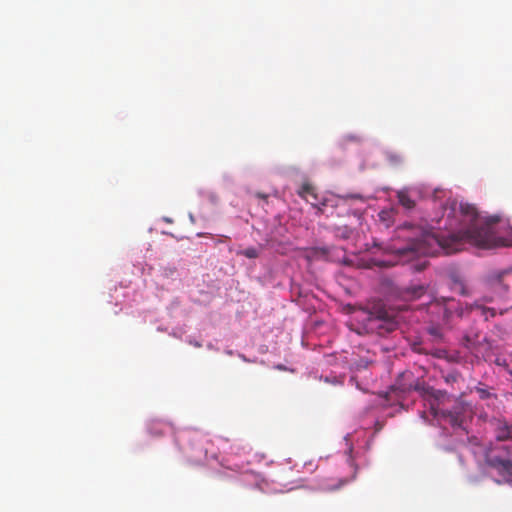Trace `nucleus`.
Masks as SVG:
<instances>
[{
	"instance_id": "obj_1",
	"label": "nucleus",
	"mask_w": 512,
	"mask_h": 512,
	"mask_svg": "<svg viewBox=\"0 0 512 512\" xmlns=\"http://www.w3.org/2000/svg\"><path fill=\"white\" fill-rule=\"evenodd\" d=\"M466 232L454 233L447 229L431 226L420 238L413 239L405 246L398 248L401 255H450L463 250L466 243L482 249L512 246V238L499 236L493 226H470Z\"/></svg>"
},
{
	"instance_id": "obj_2",
	"label": "nucleus",
	"mask_w": 512,
	"mask_h": 512,
	"mask_svg": "<svg viewBox=\"0 0 512 512\" xmlns=\"http://www.w3.org/2000/svg\"><path fill=\"white\" fill-rule=\"evenodd\" d=\"M485 464L512 481V444L489 443L482 447Z\"/></svg>"
},
{
	"instance_id": "obj_3",
	"label": "nucleus",
	"mask_w": 512,
	"mask_h": 512,
	"mask_svg": "<svg viewBox=\"0 0 512 512\" xmlns=\"http://www.w3.org/2000/svg\"><path fill=\"white\" fill-rule=\"evenodd\" d=\"M367 326L371 331L384 334L394 331L397 323L392 313L382 307H374L368 314Z\"/></svg>"
},
{
	"instance_id": "obj_4",
	"label": "nucleus",
	"mask_w": 512,
	"mask_h": 512,
	"mask_svg": "<svg viewBox=\"0 0 512 512\" xmlns=\"http://www.w3.org/2000/svg\"><path fill=\"white\" fill-rule=\"evenodd\" d=\"M428 309L431 313L441 314L442 321L446 324L455 315L461 317L463 313L460 303L452 297H436L430 302Z\"/></svg>"
},
{
	"instance_id": "obj_5",
	"label": "nucleus",
	"mask_w": 512,
	"mask_h": 512,
	"mask_svg": "<svg viewBox=\"0 0 512 512\" xmlns=\"http://www.w3.org/2000/svg\"><path fill=\"white\" fill-rule=\"evenodd\" d=\"M395 386L401 392H409L412 390L419 391L422 389L421 383L414 377L411 371L401 373L395 383Z\"/></svg>"
},
{
	"instance_id": "obj_6",
	"label": "nucleus",
	"mask_w": 512,
	"mask_h": 512,
	"mask_svg": "<svg viewBox=\"0 0 512 512\" xmlns=\"http://www.w3.org/2000/svg\"><path fill=\"white\" fill-rule=\"evenodd\" d=\"M494 433L496 442L503 443L504 441H512V425H509L504 419H494Z\"/></svg>"
},
{
	"instance_id": "obj_7",
	"label": "nucleus",
	"mask_w": 512,
	"mask_h": 512,
	"mask_svg": "<svg viewBox=\"0 0 512 512\" xmlns=\"http://www.w3.org/2000/svg\"><path fill=\"white\" fill-rule=\"evenodd\" d=\"M487 285L490 290L497 292L500 297H502L508 291V286L502 281V274H499L495 277H490L487 280Z\"/></svg>"
},
{
	"instance_id": "obj_8",
	"label": "nucleus",
	"mask_w": 512,
	"mask_h": 512,
	"mask_svg": "<svg viewBox=\"0 0 512 512\" xmlns=\"http://www.w3.org/2000/svg\"><path fill=\"white\" fill-rule=\"evenodd\" d=\"M432 413L435 417H442L448 419L452 426H460V420L457 414L448 410H439L435 407H431Z\"/></svg>"
},
{
	"instance_id": "obj_9",
	"label": "nucleus",
	"mask_w": 512,
	"mask_h": 512,
	"mask_svg": "<svg viewBox=\"0 0 512 512\" xmlns=\"http://www.w3.org/2000/svg\"><path fill=\"white\" fill-rule=\"evenodd\" d=\"M453 283V289L456 290L462 296H470L472 295V290L466 285L465 281L461 279L458 275H453L451 277Z\"/></svg>"
},
{
	"instance_id": "obj_10",
	"label": "nucleus",
	"mask_w": 512,
	"mask_h": 512,
	"mask_svg": "<svg viewBox=\"0 0 512 512\" xmlns=\"http://www.w3.org/2000/svg\"><path fill=\"white\" fill-rule=\"evenodd\" d=\"M475 392L478 394L481 400H489V399H497V395L492 393L489 389H487L483 384H479L474 388Z\"/></svg>"
},
{
	"instance_id": "obj_11",
	"label": "nucleus",
	"mask_w": 512,
	"mask_h": 512,
	"mask_svg": "<svg viewBox=\"0 0 512 512\" xmlns=\"http://www.w3.org/2000/svg\"><path fill=\"white\" fill-rule=\"evenodd\" d=\"M474 307L480 310L481 315L485 317L486 320H488L489 317H495L497 314L495 308L486 307L481 304H478L477 302L474 304Z\"/></svg>"
},
{
	"instance_id": "obj_12",
	"label": "nucleus",
	"mask_w": 512,
	"mask_h": 512,
	"mask_svg": "<svg viewBox=\"0 0 512 512\" xmlns=\"http://www.w3.org/2000/svg\"><path fill=\"white\" fill-rule=\"evenodd\" d=\"M409 293L411 294V297L419 298V297H421L424 294V287L421 286V285L411 287L409 289Z\"/></svg>"
},
{
	"instance_id": "obj_13",
	"label": "nucleus",
	"mask_w": 512,
	"mask_h": 512,
	"mask_svg": "<svg viewBox=\"0 0 512 512\" xmlns=\"http://www.w3.org/2000/svg\"><path fill=\"white\" fill-rule=\"evenodd\" d=\"M239 254H242L245 257L249 258V259H253V258L258 257L257 249L252 248V247L251 248H247V249L241 251Z\"/></svg>"
},
{
	"instance_id": "obj_14",
	"label": "nucleus",
	"mask_w": 512,
	"mask_h": 512,
	"mask_svg": "<svg viewBox=\"0 0 512 512\" xmlns=\"http://www.w3.org/2000/svg\"><path fill=\"white\" fill-rule=\"evenodd\" d=\"M428 333L433 336L434 338H441L442 337V333L440 331V329L438 327H435V326H432V327H429L428 328Z\"/></svg>"
},
{
	"instance_id": "obj_15",
	"label": "nucleus",
	"mask_w": 512,
	"mask_h": 512,
	"mask_svg": "<svg viewBox=\"0 0 512 512\" xmlns=\"http://www.w3.org/2000/svg\"><path fill=\"white\" fill-rule=\"evenodd\" d=\"M346 227L347 226H338L336 229V234L346 238L347 237L346 232L342 231V228H346Z\"/></svg>"
},
{
	"instance_id": "obj_16",
	"label": "nucleus",
	"mask_w": 512,
	"mask_h": 512,
	"mask_svg": "<svg viewBox=\"0 0 512 512\" xmlns=\"http://www.w3.org/2000/svg\"><path fill=\"white\" fill-rule=\"evenodd\" d=\"M484 299H485V301H487V302H491V301H493V297H485Z\"/></svg>"
},
{
	"instance_id": "obj_17",
	"label": "nucleus",
	"mask_w": 512,
	"mask_h": 512,
	"mask_svg": "<svg viewBox=\"0 0 512 512\" xmlns=\"http://www.w3.org/2000/svg\"><path fill=\"white\" fill-rule=\"evenodd\" d=\"M507 311H508V309H504V310L502 309V310H500V312H499V313L502 315V314H504V313H505V312H507Z\"/></svg>"
},
{
	"instance_id": "obj_18",
	"label": "nucleus",
	"mask_w": 512,
	"mask_h": 512,
	"mask_svg": "<svg viewBox=\"0 0 512 512\" xmlns=\"http://www.w3.org/2000/svg\"><path fill=\"white\" fill-rule=\"evenodd\" d=\"M410 227H411V226H407V225L401 226V228H404V229H406V228H410Z\"/></svg>"
}]
</instances>
